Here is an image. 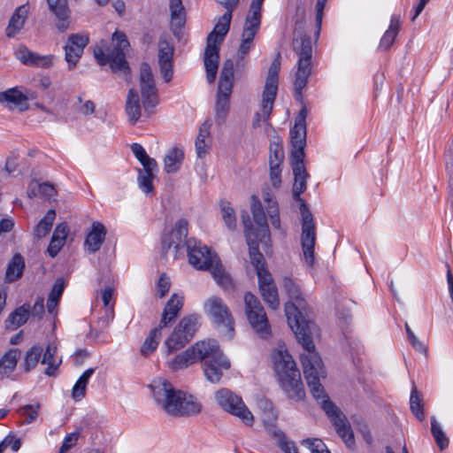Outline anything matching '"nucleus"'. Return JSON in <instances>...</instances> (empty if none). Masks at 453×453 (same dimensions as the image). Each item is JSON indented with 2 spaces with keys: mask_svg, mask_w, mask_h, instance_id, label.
Masks as SVG:
<instances>
[{
  "mask_svg": "<svg viewBox=\"0 0 453 453\" xmlns=\"http://www.w3.org/2000/svg\"><path fill=\"white\" fill-rule=\"evenodd\" d=\"M283 287L286 294L291 300L285 304V315L288 324L304 350L301 354L304 378L313 397L321 401L323 410L332 418L339 436H341L348 448H352L355 444V440L350 425L337 406L328 399L319 381L321 377L326 376V372L322 360L315 350V345L311 338L314 324L307 321L299 311V309H305V300L303 296V292L298 283L290 277L283 279Z\"/></svg>",
  "mask_w": 453,
  "mask_h": 453,
  "instance_id": "nucleus-1",
  "label": "nucleus"
},
{
  "mask_svg": "<svg viewBox=\"0 0 453 453\" xmlns=\"http://www.w3.org/2000/svg\"><path fill=\"white\" fill-rule=\"evenodd\" d=\"M188 221L180 219L175 223L174 228L162 238V251L166 256L173 249V256L177 258L186 249L189 264L198 270H209L214 280L224 288H229L232 283L226 273L218 256L211 252L201 242L196 239H187Z\"/></svg>",
  "mask_w": 453,
  "mask_h": 453,
  "instance_id": "nucleus-2",
  "label": "nucleus"
},
{
  "mask_svg": "<svg viewBox=\"0 0 453 453\" xmlns=\"http://www.w3.org/2000/svg\"><path fill=\"white\" fill-rule=\"evenodd\" d=\"M303 150L304 149H293L291 152L292 170L295 176L293 197L300 203L302 216L301 244L303 259L309 266H312L314 264V247L317 234L313 216L304 200L301 197V194L306 189V180L309 176L303 163Z\"/></svg>",
  "mask_w": 453,
  "mask_h": 453,
  "instance_id": "nucleus-3",
  "label": "nucleus"
},
{
  "mask_svg": "<svg viewBox=\"0 0 453 453\" xmlns=\"http://www.w3.org/2000/svg\"><path fill=\"white\" fill-rule=\"evenodd\" d=\"M150 388L157 403L169 415L186 417L202 411V404L194 395L175 389L165 379H155Z\"/></svg>",
  "mask_w": 453,
  "mask_h": 453,
  "instance_id": "nucleus-4",
  "label": "nucleus"
},
{
  "mask_svg": "<svg viewBox=\"0 0 453 453\" xmlns=\"http://www.w3.org/2000/svg\"><path fill=\"white\" fill-rule=\"evenodd\" d=\"M273 362L280 385L288 397L295 401L303 400L305 391L292 356L286 349H279L273 352Z\"/></svg>",
  "mask_w": 453,
  "mask_h": 453,
  "instance_id": "nucleus-5",
  "label": "nucleus"
},
{
  "mask_svg": "<svg viewBox=\"0 0 453 453\" xmlns=\"http://www.w3.org/2000/svg\"><path fill=\"white\" fill-rule=\"evenodd\" d=\"M251 212L253 219L257 225V233L247 232V244L249 246L250 258L254 266L257 278L270 273L265 266L263 254L259 251V242L269 238V227L263 205L255 195L251 196Z\"/></svg>",
  "mask_w": 453,
  "mask_h": 453,
  "instance_id": "nucleus-6",
  "label": "nucleus"
},
{
  "mask_svg": "<svg viewBox=\"0 0 453 453\" xmlns=\"http://www.w3.org/2000/svg\"><path fill=\"white\" fill-rule=\"evenodd\" d=\"M113 47L108 53H104L102 48L94 50L95 58L101 65L110 64L114 73L123 74L129 73V65L126 60L125 50L130 46L127 37L124 32L116 30L112 35Z\"/></svg>",
  "mask_w": 453,
  "mask_h": 453,
  "instance_id": "nucleus-7",
  "label": "nucleus"
},
{
  "mask_svg": "<svg viewBox=\"0 0 453 453\" xmlns=\"http://www.w3.org/2000/svg\"><path fill=\"white\" fill-rule=\"evenodd\" d=\"M294 50L298 55L294 87L296 96L300 97L311 73L312 45L311 38L303 35L300 39H295Z\"/></svg>",
  "mask_w": 453,
  "mask_h": 453,
  "instance_id": "nucleus-8",
  "label": "nucleus"
},
{
  "mask_svg": "<svg viewBox=\"0 0 453 453\" xmlns=\"http://www.w3.org/2000/svg\"><path fill=\"white\" fill-rule=\"evenodd\" d=\"M200 316L189 314L184 316L165 342V354L170 355L185 347L195 336L200 327Z\"/></svg>",
  "mask_w": 453,
  "mask_h": 453,
  "instance_id": "nucleus-9",
  "label": "nucleus"
},
{
  "mask_svg": "<svg viewBox=\"0 0 453 453\" xmlns=\"http://www.w3.org/2000/svg\"><path fill=\"white\" fill-rule=\"evenodd\" d=\"M206 353L200 361L203 363V370L205 378L211 383L219 382L223 371L230 369V361L219 349V344L214 340L206 341Z\"/></svg>",
  "mask_w": 453,
  "mask_h": 453,
  "instance_id": "nucleus-10",
  "label": "nucleus"
},
{
  "mask_svg": "<svg viewBox=\"0 0 453 453\" xmlns=\"http://www.w3.org/2000/svg\"><path fill=\"white\" fill-rule=\"evenodd\" d=\"M265 0H252L246 16L238 50V58L243 59L253 48L254 38L259 31L262 19V4Z\"/></svg>",
  "mask_w": 453,
  "mask_h": 453,
  "instance_id": "nucleus-11",
  "label": "nucleus"
},
{
  "mask_svg": "<svg viewBox=\"0 0 453 453\" xmlns=\"http://www.w3.org/2000/svg\"><path fill=\"white\" fill-rule=\"evenodd\" d=\"M215 401L222 410L238 418L244 425L253 426L254 416L241 396L223 388L216 391Z\"/></svg>",
  "mask_w": 453,
  "mask_h": 453,
  "instance_id": "nucleus-12",
  "label": "nucleus"
},
{
  "mask_svg": "<svg viewBox=\"0 0 453 453\" xmlns=\"http://www.w3.org/2000/svg\"><path fill=\"white\" fill-rule=\"evenodd\" d=\"M234 86V62L227 59L224 62L220 72L217 100H216V117L225 119L230 107V96Z\"/></svg>",
  "mask_w": 453,
  "mask_h": 453,
  "instance_id": "nucleus-13",
  "label": "nucleus"
},
{
  "mask_svg": "<svg viewBox=\"0 0 453 453\" xmlns=\"http://www.w3.org/2000/svg\"><path fill=\"white\" fill-rule=\"evenodd\" d=\"M245 314L251 328L263 339L271 336V326L260 301L251 293L244 296Z\"/></svg>",
  "mask_w": 453,
  "mask_h": 453,
  "instance_id": "nucleus-14",
  "label": "nucleus"
},
{
  "mask_svg": "<svg viewBox=\"0 0 453 453\" xmlns=\"http://www.w3.org/2000/svg\"><path fill=\"white\" fill-rule=\"evenodd\" d=\"M204 311L215 326L218 327H225L226 334L229 338H232L234 333V319L228 307L223 300L217 296L210 297L204 303Z\"/></svg>",
  "mask_w": 453,
  "mask_h": 453,
  "instance_id": "nucleus-15",
  "label": "nucleus"
},
{
  "mask_svg": "<svg viewBox=\"0 0 453 453\" xmlns=\"http://www.w3.org/2000/svg\"><path fill=\"white\" fill-rule=\"evenodd\" d=\"M140 88L142 107L149 115L158 104V94L151 68L148 63H142L140 67Z\"/></svg>",
  "mask_w": 453,
  "mask_h": 453,
  "instance_id": "nucleus-16",
  "label": "nucleus"
},
{
  "mask_svg": "<svg viewBox=\"0 0 453 453\" xmlns=\"http://www.w3.org/2000/svg\"><path fill=\"white\" fill-rule=\"evenodd\" d=\"M206 341L197 342L168 361V367L179 371L200 361L206 353Z\"/></svg>",
  "mask_w": 453,
  "mask_h": 453,
  "instance_id": "nucleus-17",
  "label": "nucleus"
},
{
  "mask_svg": "<svg viewBox=\"0 0 453 453\" xmlns=\"http://www.w3.org/2000/svg\"><path fill=\"white\" fill-rule=\"evenodd\" d=\"M88 42L89 38L88 35L72 34L68 36L64 50L65 60L69 70L73 69L77 65Z\"/></svg>",
  "mask_w": 453,
  "mask_h": 453,
  "instance_id": "nucleus-18",
  "label": "nucleus"
},
{
  "mask_svg": "<svg viewBox=\"0 0 453 453\" xmlns=\"http://www.w3.org/2000/svg\"><path fill=\"white\" fill-rule=\"evenodd\" d=\"M174 53V48L173 44L165 37H162L158 41V65L160 68L161 75L165 82H169L173 74V57Z\"/></svg>",
  "mask_w": 453,
  "mask_h": 453,
  "instance_id": "nucleus-19",
  "label": "nucleus"
},
{
  "mask_svg": "<svg viewBox=\"0 0 453 453\" xmlns=\"http://www.w3.org/2000/svg\"><path fill=\"white\" fill-rule=\"evenodd\" d=\"M275 99L265 101V97H262L261 109L256 112L252 121L254 128L263 127L265 135L269 136L276 133L274 127L269 122Z\"/></svg>",
  "mask_w": 453,
  "mask_h": 453,
  "instance_id": "nucleus-20",
  "label": "nucleus"
},
{
  "mask_svg": "<svg viewBox=\"0 0 453 453\" xmlns=\"http://www.w3.org/2000/svg\"><path fill=\"white\" fill-rule=\"evenodd\" d=\"M280 69V54L278 53L274 58L268 70L265 79V84L263 90L262 97H265V101L275 99L278 91L279 73Z\"/></svg>",
  "mask_w": 453,
  "mask_h": 453,
  "instance_id": "nucleus-21",
  "label": "nucleus"
},
{
  "mask_svg": "<svg viewBox=\"0 0 453 453\" xmlns=\"http://www.w3.org/2000/svg\"><path fill=\"white\" fill-rule=\"evenodd\" d=\"M258 286L263 300L268 306L276 310L280 306L277 288L273 282L271 273L265 274L258 278Z\"/></svg>",
  "mask_w": 453,
  "mask_h": 453,
  "instance_id": "nucleus-22",
  "label": "nucleus"
},
{
  "mask_svg": "<svg viewBox=\"0 0 453 453\" xmlns=\"http://www.w3.org/2000/svg\"><path fill=\"white\" fill-rule=\"evenodd\" d=\"M16 55L17 58L25 65H36L38 67L44 68L52 66L56 58L52 54L40 55L30 51L26 47H20Z\"/></svg>",
  "mask_w": 453,
  "mask_h": 453,
  "instance_id": "nucleus-23",
  "label": "nucleus"
},
{
  "mask_svg": "<svg viewBox=\"0 0 453 453\" xmlns=\"http://www.w3.org/2000/svg\"><path fill=\"white\" fill-rule=\"evenodd\" d=\"M306 117L307 110L303 107L295 120L294 127L290 130L293 149H304L306 145Z\"/></svg>",
  "mask_w": 453,
  "mask_h": 453,
  "instance_id": "nucleus-24",
  "label": "nucleus"
},
{
  "mask_svg": "<svg viewBox=\"0 0 453 453\" xmlns=\"http://www.w3.org/2000/svg\"><path fill=\"white\" fill-rule=\"evenodd\" d=\"M219 45L207 42L204 51V66L206 79L209 83H213L219 69Z\"/></svg>",
  "mask_w": 453,
  "mask_h": 453,
  "instance_id": "nucleus-25",
  "label": "nucleus"
},
{
  "mask_svg": "<svg viewBox=\"0 0 453 453\" xmlns=\"http://www.w3.org/2000/svg\"><path fill=\"white\" fill-rule=\"evenodd\" d=\"M105 226L98 222L94 221L91 226L90 231L87 234L84 246L89 253H95L98 251L104 242L106 236Z\"/></svg>",
  "mask_w": 453,
  "mask_h": 453,
  "instance_id": "nucleus-26",
  "label": "nucleus"
},
{
  "mask_svg": "<svg viewBox=\"0 0 453 453\" xmlns=\"http://www.w3.org/2000/svg\"><path fill=\"white\" fill-rule=\"evenodd\" d=\"M171 30L179 36L186 23V10L182 0H169Z\"/></svg>",
  "mask_w": 453,
  "mask_h": 453,
  "instance_id": "nucleus-27",
  "label": "nucleus"
},
{
  "mask_svg": "<svg viewBox=\"0 0 453 453\" xmlns=\"http://www.w3.org/2000/svg\"><path fill=\"white\" fill-rule=\"evenodd\" d=\"M50 10L57 18V27L60 32H65L70 25V10L66 0H47Z\"/></svg>",
  "mask_w": 453,
  "mask_h": 453,
  "instance_id": "nucleus-28",
  "label": "nucleus"
},
{
  "mask_svg": "<svg viewBox=\"0 0 453 453\" xmlns=\"http://www.w3.org/2000/svg\"><path fill=\"white\" fill-rule=\"evenodd\" d=\"M183 303V296L175 293L173 294L164 308L159 326L165 327L172 323L182 309Z\"/></svg>",
  "mask_w": 453,
  "mask_h": 453,
  "instance_id": "nucleus-29",
  "label": "nucleus"
},
{
  "mask_svg": "<svg viewBox=\"0 0 453 453\" xmlns=\"http://www.w3.org/2000/svg\"><path fill=\"white\" fill-rule=\"evenodd\" d=\"M125 111L128 118V121L132 125L136 124L142 117V104L138 92L134 88H130L128 90Z\"/></svg>",
  "mask_w": 453,
  "mask_h": 453,
  "instance_id": "nucleus-30",
  "label": "nucleus"
},
{
  "mask_svg": "<svg viewBox=\"0 0 453 453\" xmlns=\"http://www.w3.org/2000/svg\"><path fill=\"white\" fill-rule=\"evenodd\" d=\"M231 19L232 14L230 12L224 13L219 19L214 29L208 35L207 42L220 45L229 31Z\"/></svg>",
  "mask_w": 453,
  "mask_h": 453,
  "instance_id": "nucleus-31",
  "label": "nucleus"
},
{
  "mask_svg": "<svg viewBox=\"0 0 453 453\" xmlns=\"http://www.w3.org/2000/svg\"><path fill=\"white\" fill-rule=\"evenodd\" d=\"M265 426L268 434L277 441L278 446L284 453H298L295 442L288 440L284 432L274 424L265 422Z\"/></svg>",
  "mask_w": 453,
  "mask_h": 453,
  "instance_id": "nucleus-32",
  "label": "nucleus"
},
{
  "mask_svg": "<svg viewBox=\"0 0 453 453\" xmlns=\"http://www.w3.org/2000/svg\"><path fill=\"white\" fill-rule=\"evenodd\" d=\"M57 352L58 348L54 342H50L47 345L42 359V364L47 365V368L44 372L47 376H55L62 363V358L57 356Z\"/></svg>",
  "mask_w": 453,
  "mask_h": 453,
  "instance_id": "nucleus-33",
  "label": "nucleus"
},
{
  "mask_svg": "<svg viewBox=\"0 0 453 453\" xmlns=\"http://www.w3.org/2000/svg\"><path fill=\"white\" fill-rule=\"evenodd\" d=\"M21 351L19 349H11L0 359V380L9 378L17 366Z\"/></svg>",
  "mask_w": 453,
  "mask_h": 453,
  "instance_id": "nucleus-34",
  "label": "nucleus"
},
{
  "mask_svg": "<svg viewBox=\"0 0 453 453\" xmlns=\"http://www.w3.org/2000/svg\"><path fill=\"white\" fill-rule=\"evenodd\" d=\"M28 10L27 6H19L12 15L8 27L6 28V36L9 38L14 37L24 27L27 19Z\"/></svg>",
  "mask_w": 453,
  "mask_h": 453,
  "instance_id": "nucleus-35",
  "label": "nucleus"
},
{
  "mask_svg": "<svg viewBox=\"0 0 453 453\" xmlns=\"http://www.w3.org/2000/svg\"><path fill=\"white\" fill-rule=\"evenodd\" d=\"M27 100V96L16 88L0 92V103L12 104L21 111L28 109Z\"/></svg>",
  "mask_w": 453,
  "mask_h": 453,
  "instance_id": "nucleus-36",
  "label": "nucleus"
},
{
  "mask_svg": "<svg viewBox=\"0 0 453 453\" xmlns=\"http://www.w3.org/2000/svg\"><path fill=\"white\" fill-rule=\"evenodd\" d=\"M184 152L178 147L172 148L167 151L164 158V169L167 173H176L182 165Z\"/></svg>",
  "mask_w": 453,
  "mask_h": 453,
  "instance_id": "nucleus-37",
  "label": "nucleus"
},
{
  "mask_svg": "<svg viewBox=\"0 0 453 453\" xmlns=\"http://www.w3.org/2000/svg\"><path fill=\"white\" fill-rule=\"evenodd\" d=\"M400 26H401L400 17L398 15H392L391 19H390L389 27L380 39V42L379 44L380 50H386L393 45V43L398 35Z\"/></svg>",
  "mask_w": 453,
  "mask_h": 453,
  "instance_id": "nucleus-38",
  "label": "nucleus"
},
{
  "mask_svg": "<svg viewBox=\"0 0 453 453\" xmlns=\"http://www.w3.org/2000/svg\"><path fill=\"white\" fill-rule=\"evenodd\" d=\"M25 268V262L22 256L15 254L8 263L5 272V281L8 283L18 280L21 278Z\"/></svg>",
  "mask_w": 453,
  "mask_h": 453,
  "instance_id": "nucleus-39",
  "label": "nucleus"
},
{
  "mask_svg": "<svg viewBox=\"0 0 453 453\" xmlns=\"http://www.w3.org/2000/svg\"><path fill=\"white\" fill-rule=\"evenodd\" d=\"M29 317V304H23L8 316L5 323L7 328L17 329L23 326Z\"/></svg>",
  "mask_w": 453,
  "mask_h": 453,
  "instance_id": "nucleus-40",
  "label": "nucleus"
},
{
  "mask_svg": "<svg viewBox=\"0 0 453 453\" xmlns=\"http://www.w3.org/2000/svg\"><path fill=\"white\" fill-rule=\"evenodd\" d=\"M95 372L94 368H88L83 372L75 382L72 390V397L75 401H81L86 395V388L90 377Z\"/></svg>",
  "mask_w": 453,
  "mask_h": 453,
  "instance_id": "nucleus-41",
  "label": "nucleus"
},
{
  "mask_svg": "<svg viewBox=\"0 0 453 453\" xmlns=\"http://www.w3.org/2000/svg\"><path fill=\"white\" fill-rule=\"evenodd\" d=\"M42 347L39 344H35L33 345L26 352V355L24 357V362L22 364L24 372H29L30 371L36 367L42 357Z\"/></svg>",
  "mask_w": 453,
  "mask_h": 453,
  "instance_id": "nucleus-42",
  "label": "nucleus"
},
{
  "mask_svg": "<svg viewBox=\"0 0 453 453\" xmlns=\"http://www.w3.org/2000/svg\"><path fill=\"white\" fill-rule=\"evenodd\" d=\"M163 328V326L158 325L150 332V334L145 339L143 344L141 347V353L143 356L151 354L157 349L159 340L162 337Z\"/></svg>",
  "mask_w": 453,
  "mask_h": 453,
  "instance_id": "nucleus-43",
  "label": "nucleus"
},
{
  "mask_svg": "<svg viewBox=\"0 0 453 453\" xmlns=\"http://www.w3.org/2000/svg\"><path fill=\"white\" fill-rule=\"evenodd\" d=\"M56 217L54 210H49L46 215L39 221L34 229V236L36 239L45 237L50 231Z\"/></svg>",
  "mask_w": 453,
  "mask_h": 453,
  "instance_id": "nucleus-44",
  "label": "nucleus"
},
{
  "mask_svg": "<svg viewBox=\"0 0 453 453\" xmlns=\"http://www.w3.org/2000/svg\"><path fill=\"white\" fill-rule=\"evenodd\" d=\"M211 125L207 122L202 124L199 129V133L196 139V150L198 157H203L207 153L208 144L205 139L210 134Z\"/></svg>",
  "mask_w": 453,
  "mask_h": 453,
  "instance_id": "nucleus-45",
  "label": "nucleus"
},
{
  "mask_svg": "<svg viewBox=\"0 0 453 453\" xmlns=\"http://www.w3.org/2000/svg\"><path fill=\"white\" fill-rule=\"evenodd\" d=\"M431 434L441 450L448 448L449 440L444 433L442 426L434 417L431 418Z\"/></svg>",
  "mask_w": 453,
  "mask_h": 453,
  "instance_id": "nucleus-46",
  "label": "nucleus"
},
{
  "mask_svg": "<svg viewBox=\"0 0 453 453\" xmlns=\"http://www.w3.org/2000/svg\"><path fill=\"white\" fill-rule=\"evenodd\" d=\"M264 201L267 203V213L271 219V224L274 228L279 229L280 227V220L279 217V208L277 202L273 199L269 192H264Z\"/></svg>",
  "mask_w": 453,
  "mask_h": 453,
  "instance_id": "nucleus-47",
  "label": "nucleus"
},
{
  "mask_svg": "<svg viewBox=\"0 0 453 453\" xmlns=\"http://www.w3.org/2000/svg\"><path fill=\"white\" fill-rule=\"evenodd\" d=\"M222 219L229 230H234L236 227V218L234 210L230 206L228 202H221L220 203Z\"/></svg>",
  "mask_w": 453,
  "mask_h": 453,
  "instance_id": "nucleus-48",
  "label": "nucleus"
},
{
  "mask_svg": "<svg viewBox=\"0 0 453 453\" xmlns=\"http://www.w3.org/2000/svg\"><path fill=\"white\" fill-rule=\"evenodd\" d=\"M277 141H273L270 144V155H269V165H281L284 152L280 143L279 142V137H275Z\"/></svg>",
  "mask_w": 453,
  "mask_h": 453,
  "instance_id": "nucleus-49",
  "label": "nucleus"
},
{
  "mask_svg": "<svg viewBox=\"0 0 453 453\" xmlns=\"http://www.w3.org/2000/svg\"><path fill=\"white\" fill-rule=\"evenodd\" d=\"M410 407H411L412 413L420 421H422L425 418L424 411H423L422 400H421L420 396L418 395V393L415 387L412 388L411 393Z\"/></svg>",
  "mask_w": 453,
  "mask_h": 453,
  "instance_id": "nucleus-50",
  "label": "nucleus"
},
{
  "mask_svg": "<svg viewBox=\"0 0 453 453\" xmlns=\"http://www.w3.org/2000/svg\"><path fill=\"white\" fill-rule=\"evenodd\" d=\"M155 174L151 173H142V170L138 171V186L139 188L145 193L146 195L152 193L154 189L153 180L155 178Z\"/></svg>",
  "mask_w": 453,
  "mask_h": 453,
  "instance_id": "nucleus-51",
  "label": "nucleus"
},
{
  "mask_svg": "<svg viewBox=\"0 0 453 453\" xmlns=\"http://www.w3.org/2000/svg\"><path fill=\"white\" fill-rule=\"evenodd\" d=\"M39 407V404H28L19 408V412L22 417L26 418L27 423H31L37 418Z\"/></svg>",
  "mask_w": 453,
  "mask_h": 453,
  "instance_id": "nucleus-52",
  "label": "nucleus"
},
{
  "mask_svg": "<svg viewBox=\"0 0 453 453\" xmlns=\"http://www.w3.org/2000/svg\"><path fill=\"white\" fill-rule=\"evenodd\" d=\"M171 288L170 278L166 273H162L157 282V292L159 298L164 297Z\"/></svg>",
  "mask_w": 453,
  "mask_h": 453,
  "instance_id": "nucleus-53",
  "label": "nucleus"
},
{
  "mask_svg": "<svg viewBox=\"0 0 453 453\" xmlns=\"http://www.w3.org/2000/svg\"><path fill=\"white\" fill-rule=\"evenodd\" d=\"M44 298L37 296L32 308L29 307V315L37 319H41L44 314Z\"/></svg>",
  "mask_w": 453,
  "mask_h": 453,
  "instance_id": "nucleus-54",
  "label": "nucleus"
},
{
  "mask_svg": "<svg viewBox=\"0 0 453 453\" xmlns=\"http://www.w3.org/2000/svg\"><path fill=\"white\" fill-rule=\"evenodd\" d=\"M21 446L20 440L16 438L14 435L9 434L7 435L1 442H0V448L3 449V451L7 449L8 447H11L12 451H18Z\"/></svg>",
  "mask_w": 453,
  "mask_h": 453,
  "instance_id": "nucleus-55",
  "label": "nucleus"
},
{
  "mask_svg": "<svg viewBox=\"0 0 453 453\" xmlns=\"http://www.w3.org/2000/svg\"><path fill=\"white\" fill-rule=\"evenodd\" d=\"M79 433L68 434L62 442L58 453H66L73 446H74L78 441Z\"/></svg>",
  "mask_w": 453,
  "mask_h": 453,
  "instance_id": "nucleus-56",
  "label": "nucleus"
},
{
  "mask_svg": "<svg viewBox=\"0 0 453 453\" xmlns=\"http://www.w3.org/2000/svg\"><path fill=\"white\" fill-rule=\"evenodd\" d=\"M65 289V284L62 278H58L49 294V298L60 301Z\"/></svg>",
  "mask_w": 453,
  "mask_h": 453,
  "instance_id": "nucleus-57",
  "label": "nucleus"
},
{
  "mask_svg": "<svg viewBox=\"0 0 453 453\" xmlns=\"http://www.w3.org/2000/svg\"><path fill=\"white\" fill-rule=\"evenodd\" d=\"M270 166V180L272 182V185L274 188H279L281 183V165H269Z\"/></svg>",
  "mask_w": 453,
  "mask_h": 453,
  "instance_id": "nucleus-58",
  "label": "nucleus"
},
{
  "mask_svg": "<svg viewBox=\"0 0 453 453\" xmlns=\"http://www.w3.org/2000/svg\"><path fill=\"white\" fill-rule=\"evenodd\" d=\"M142 165V173H151L155 174V172L157 169V161L149 157L148 158L144 159V161L140 162Z\"/></svg>",
  "mask_w": 453,
  "mask_h": 453,
  "instance_id": "nucleus-59",
  "label": "nucleus"
},
{
  "mask_svg": "<svg viewBox=\"0 0 453 453\" xmlns=\"http://www.w3.org/2000/svg\"><path fill=\"white\" fill-rule=\"evenodd\" d=\"M131 150L139 162L144 161V159L149 157L144 148L139 143H133L131 145Z\"/></svg>",
  "mask_w": 453,
  "mask_h": 453,
  "instance_id": "nucleus-60",
  "label": "nucleus"
},
{
  "mask_svg": "<svg viewBox=\"0 0 453 453\" xmlns=\"http://www.w3.org/2000/svg\"><path fill=\"white\" fill-rule=\"evenodd\" d=\"M67 234H68V226L66 224L62 223V224L58 225L52 236L58 240H59L60 242H65Z\"/></svg>",
  "mask_w": 453,
  "mask_h": 453,
  "instance_id": "nucleus-61",
  "label": "nucleus"
},
{
  "mask_svg": "<svg viewBox=\"0 0 453 453\" xmlns=\"http://www.w3.org/2000/svg\"><path fill=\"white\" fill-rule=\"evenodd\" d=\"M64 243L65 242H62L52 236L50 245L48 247V252L50 256L51 257H55L61 250V248L63 247Z\"/></svg>",
  "mask_w": 453,
  "mask_h": 453,
  "instance_id": "nucleus-62",
  "label": "nucleus"
},
{
  "mask_svg": "<svg viewBox=\"0 0 453 453\" xmlns=\"http://www.w3.org/2000/svg\"><path fill=\"white\" fill-rule=\"evenodd\" d=\"M40 188L41 196L47 199H50L56 194L54 186L48 182L40 183Z\"/></svg>",
  "mask_w": 453,
  "mask_h": 453,
  "instance_id": "nucleus-63",
  "label": "nucleus"
},
{
  "mask_svg": "<svg viewBox=\"0 0 453 453\" xmlns=\"http://www.w3.org/2000/svg\"><path fill=\"white\" fill-rule=\"evenodd\" d=\"M408 340L415 350H417L419 353H422L424 355L426 354V351H427L426 346L416 335H412Z\"/></svg>",
  "mask_w": 453,
  "mask_h": 453,
  "instance_id": "nucleus-64",
  "label": "nucleus"
}]
</instances>
